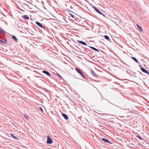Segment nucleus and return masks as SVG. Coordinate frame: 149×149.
Returning <instances> with one entry per match:
<instances>
[{
    "label": "nucleus",
    "mask_w": 149,
    "mask_h": 149,
    "mask_svg": "<svg viewBox=\"0 0 149 149\" xmlns=\"http://www.w3.org/2000/svg\"><path fill=\"white\" fill-rule=\"evenodd\" d=\"M62 115L65 119L66 120L68 118V117L66 114L64 113H62Z\"/></svg>",
    "instance_id": "6e6552de"
},
{
    "label": "nucleus",
    "mask_w": 149,
    "mask_h": 149,
    "mask_svg": "<svg viewBox=\"0 0 149 149\" xmlns=\"http://www.w3.org/2000/svg\"><path fill=\"white\" fill-rule=\"evenodd\" d=\"M24 116L27 120L29 119V117L28 116L24 115Z\"/></svg>",
    "instance_id": "dca6fc26"
},
{
    "label": "nucleus",
    "mask_w": 149,
    "mask_h": 149,
    "mask_svg": "<svg viewBox=\"0 0 149 149\" xmlns=\"http://www.w3.org/2000/svg\"><path fill=\"white\" fill-rule=\"evenodd\" d=\"M15 40H17L18 39L17 38H13Z\"/></svg>",
    "instance_id": "412c9836"
},
{
    "label": "nucleus",
    "mask_w": 149,
    "mask_h": 149,
    "mask_svg": "<svg viewBox=\"0 0 149 149\" xmlns=\"http://www.w3.org/2000/svg\"><path fill=\"white\" fill-rule=\"evenodd\" d=\"M90 47L91 49H93V50H95V51H98V52L99 51V50L98 49H96L95 48H94V47Z\"/></svg>",
    "instance_id": "4468645a"
},
{
    "label": "nucleus",
    "mask_w": 149,
    "mask_h": 149,
    "mask_svg": "<svg viewBox=\"0 0 149 149\" xmlns=\"http://www.w3.org/2000/svg\"><path fill=\"white\" fill-rule=\"evenodd\" d=\"M141 70L143 72L146 73H148V72L144 68H141Z\"/></svg>",
    "instance_id": "f8f14e48"
},
{
    "label": "nucleus",
    "mask_w": 149,
    "mask_h": 149,
    "mask_svg": "<svg viewBox=\"0 0 149 149\" xmlns=\"http://www.w3.org/2000/svg\"><path fill=\"white\" fill-rule=\"evenodd\" d=\"M0 33H5V31L3 30H1V29H0Z\"/></svg>",
    "instance_id": "2eb2a0df"
},
{
    "label": "nucleus",
    "mask_w": 149,
    "mask_h": 149,
    "mask_svg": "<svg viewBox=\"0 0 149 149\" xmlns=\"http://www.w3.org/2000/svg\"><path fill=\"white\" fill-rule=\"evenodd\" d=\"M75 70L77 72H78L79 73V74H80L81 75V76L82 77H83L84 78L85 77L84 76V75L83 74L82 72H81V71L80 69L78 68H75Z\"/></svg>",
    "instance_id": "f03ea898"
},
{
    "label": "nucleus",
    "mask_w": 149,
    "mask_h": 149,
    "mask_svg": "<svg viewBox=\"0 0 149 149\" xmlns=\"http://www.w3.org/2000/svg\"><path fill=\"white\" fill-rule=\"evenodd\" d=\"M43 72L44 73L46 74L47 76H50V74L48 72H47V71H43Z\"/></svg>",
    "instance_id": "0eeeda50"
},
{
    "label": "nucleus",
    "mask_w": 149,
    "mask_h": 149,
    "mask_svg": "<svg viewBox=\"0 0 149 149\" xmlns=\"http://www.w3.org/2000/svg\"><path fill=\"white\" fill-rule=\"evenodd\" d=\"M136 26L139 29V30L141 32H142L143 29L138 24H137Z\"/></svg>",
    "instance_id": "1a4fd4ad"
},
{
    "label": "nucleus",
    "mask_w": 149,
    "mask_h": 149,
    "mask_svg": "<svg viewBox=\"0 0 149 149\" xmlns=\"http://www.w3.org/2000/svg\"><path fill=\"white\" fill-rule=\"evenodd\" d=\"M71 17H73V18L74 17V15H71Z\"/></svg>",
    "instance_id": "b1692460"
},
{
    "label": "nucleus",
    "mask_w": 149,
    "mask_h": 149,
    "mask_svg": "<svg viewBox=\"0 0 149 149\" xmlns=\"http://www.w3.org/2000/svg\"><path fill=\"white\" fill-rule=\"evenodd\" d=\"M22 17L24 19L27 20L29 19V17L27 15H24L22 16Z\"/></svg>",
    "instance_id": "39448f33"
},
{
    "label": "nucleus",
    "mask_w": 149,
    "mask_h": 149,
    "mask_svg": "<svg viewBox=\"0 0 149 149\" xmlns=\"http://www.w3.org/2000/svg\"><path fill=\"white\" fill-rule=\"evenodd\" d=\"M102 140L105 142L108 143H110V142H109V141L106 139L105 138H102Z\"/></svg>",
    "instance_id": "9d476101"
},
{
    "label": "nucleus",
    "mask_w": 149,
    "mask_h": 149,
    "mask_svg": "<svg viewBox=\"0 0 149 149\" xmlns=\"http://www.w3.org/2000/svg\"><path fill=\"white\" fill-rule=\"evenodd\" d=\"M94 8L97 12L99 14H100L101 15H104V14L102 13L97 8H96L95 7H94Z\"/></svg>",
    "instance_id": "20e7f679"
},
{
    "label": "nucleus",
    "mask_w": 149,
    "mask_h": 149,
    "mask_svg": "<svg viewBox=\"0 0 149 149\" xmlns=\"http://www.w3.org/2000/svg\"><path fill=\"white\" fill-rule=\"evenodd\" d=\"M39 108H40V110H41L42 112L43 111V109H42V108L41 107H40Z\"/></svg>",
    "instance_id": "a211bd4d"
},
{
    "label": "nucleus",
    "mask_w": 149,
    "mask_h": 149,
    "mask_svg": "<svg viewBox=\"0 0 149 149\" xmlns=\"http://www.w3.org/2000/svg\"><path fill=\"white\" fill-rule=\"evenodd\" d=\"M11 135H12L13 137V136H13V134H11Z\"/></svg>",
    "instance_id": "a878e982"
},
{
    "label": "nucleus",
    "mask_w": 149,
    "mask_h": 149,
    "mask_svg": "<svg viewBox=\"0 0 149 149\" xmlns=\"http://www.w3.org/2000/svg\"><path fill=\"white\" fill-rule=\"evenodd\" d=\"M78 41L79 43H81L82 45H86V44L84 42H83V41Z\"/></svg>",
    "instance_id": "9b49d317"
},
{
    "label": "nucleus",
    "mask_w": 149,
    "mask_h": 149,
    "mask_svg": "<svg viewBox=\"0 0 149 149\" xmlns=\"http://www.w3.org/2000/svg\"><path fill=\"white\" fill-rule=\"evenodd\" d=\"M12 37H16L15 36H13Z\"/></svg>",
    "instance_id": "393cba45"
},
{
    "label": "nucleus",
    "mask_w": 149,
    "mask_h": 149,
    "mask_svg": "<svg viewBox=\"0 0 149 149\" xmlns=\"http://www.w3.org/2000/svg\"><path fill=\"white\" fill-rule=\"evenodd\" d=\"M131 58H132V59H133L137 63H138V61L136 58H135L133 57H131Z\"/></svg>",
    "instance_id": "ddd939ff"
},
{
    "label": "nucleus",
    "mask_w": 149,
    "mask_h": 149,
    "mask_svg": "<svg viewBox=\"0 0 149 149\" xmlns=\"http://www.w3.org/2000/svg\"><path fill=\"white\" fill-rule=\"evenodd\" d=\"M136 137L137 138H139L140 139H142L141 138V136L139 135H137Z\"/></svg>",
    "instance_id": "f3484780"
},
{
    "label": "nucleus",
    "mask_w": 149,
    "mask_h": 149,
    "mask_svg": "<svg viewBox=\"0 0 149 149\" xmlns=\"http://www.w3.org/2000/svg\"><path fill=\"white\" fill-rule=\"evenodd\" d=\"M36 24L39 26L41 28H43L42 24L39 22H38L37 21L36 22Z\"/></svg>",
    "instance_id": "423d86ee"
},
{
    "label": "nucleus",
    "mask_w": 149,
    "mask_h": 149,
    "mask_svg": "<svg viewBox=\"0 0 149 149\" xmlns=\"http://www.w3.org/2000/svg\"><path fill=\"white\" fill-rule=\"evenodd\" d=\"M104 37H109L107 36H105Z\"/></svg>",
    "instance_id": "5701e85b"
},
{
    "label": "nucleus",
    "mask_w": 149,
    "mask_h": 149,
    "mask_svg": "<svg viewBox=\"0 0 149 149\" xmlns=\"http://www.w3.org/2000/svg\"><path fill=\"white\" fill-rule=\"evenodd\" d=\"M7 41L6 40L3 39L2 38H1L0 39V42L4 44H6Z\"/></svg>",
    "instance_id": "7ed1b4c3"
},
{
    "label": "nucleus",
    "mask_w": 149,
    "mask_h": 149,
    "mask_svg": "<svg viewBox=\"0 0 149 149\" xmlns=\"http://www.w3.org/2000/svg\"><path fill=\"white\" fill-rule=\"evenodd\" d=\"M105 38L107 40L111 42V40H110L109 38Z\"/></svg>",
    "instance_id": "6ab92c4d"
},
{
    "label": "nucleus",
    "mask_w": 149,
    "mask_h": 149,
    "mask_svg": "<svg viewBox=\"0 0 149 149\" xmlns=\"http://www.w3.org/2000/svg\"><path fill=\"white\" fill-rule=\"evenodd\" d=\"M56 74L58 76L61 78H62V77L61 75H60V74L58 73H57Z\"/></svg>",
    "instance_id": "aec40b11"
},
{
    "label": "nucleus",
    "mask_w": 149,
    "mask_h": 149,
    "mask_svg": "<svg viewBox=\"0 0 149 149\" xmlns=\"http://www.w3.org/2000/svg\"><path fill=\"white\" fill-rule=\"evenodd\" d=\"M47 144H51L53 143V141L51 137L49 135L47 136Z\"/></svg>",
    "instance_id": "f257e3e1"
},
{
    "label": "nucleus",
    "mask_w": 149,
    "mask_h": 149,
    "mask_svg": "<svg viewBox=\"0 0 149 149\" xmlns=\"http://www.w3.org/2000/svg\"><path fill=\"white\" fill-rule=\"evenodd\" d=\"M13 137H14L15 138V139H17V137H16V136H13Z\"/></svg>",
    "instance_id": "4be33fe9"
}]
</instances>
